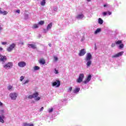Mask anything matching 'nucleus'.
I'll return each mask as SVG.
<instances>
[{"instance_id": "28", "label": "nucleus", "mask_w": 126, "mask_h": 126, "mask_svg": "<svg viewBox=\"0 0 126 126\" xmlns=\"http://www.w3.org/2000/svg\"><path fill=\"white\" fill-rule=\"evenodd\" d=\"M12 88H13V87L12 86H8V87H7V89L8 90H11V89H12Z\"/></svg>"}, {"instance_id": "6", "label": "nucleus", "mask_w": 126, "mask_h": 126, "mask_svg": "<svg viewBox=\"0 0 126 126\" xmlns=\"http://www.w3.org/2000/svg\"><path fill=\"white\" fill-rule=\"evenodd\" d=\"M15 47V44H12L7 48V50L8 52H11L13 49Z\"/></svg>"}, {"instance_id": "8", "label": "nucleus", "mask_w": 126, "mask_h": 126, "mask_svg": "<svg viewBox=\"0 0 126 126\" xmlns=\"http://www.w3.org/2000/svg\"><path fill=\"white\" fill-rule=\"evenodd\" d=\"M92 59V55H91V53H87V56L86 57V61H91Z\"/></svg>"}, {"instance_id": "26", "label": "nucleus", "mask_w": 126, "mask_h": 126, "mask_svg": "<svg viewBox=\"0 0 126 126\" xmlns=\"http://www.w3.org/2000/svg\"><path fill=\"white\" fill-rule=\"evenodd\" d=\"M34 70H39V69H40V67L38 66H35L33 67Z\"/></svg>"}, {"instance_id": "56", "label": "nucleus", "mask_w": 126, "mask_h": 126, "mask_svg": "<svg viewBox=\"0 0 126 126\" xmlns=\"http://www.w3.org/2000/svg\"><path fill=\"white\" fill-rule=\"evenodd\" d=\"M44 31H46V30H44Z\"/></svg>"}, {"instance_id": "16", "label": "nucleus", "mask_w": 126, "mask_h": 126, "mask_svg": "<svg viewBox=\"0 0 126 126\" xmlns=\"http://www.w3.org/2000/svg\"><path fill=\"white\" fill-rule=\"evenodd\" d=\"M3 119H4V115H2L1 116H0V123H2V124L4 123V120H3Z\"/></svg>"}, {"instance_id": "37", "label": "nucleus", "mask_w": 126, "mask_h": 126, "mask_svg": "<svg viewBox=\"0 0 126 126\" xmlns=\"http://www.w3.org/2000/svg\"><path fill=\"white\" fill-rule=\"evenodd\" d=\"M41 98L40 97H37L36 98H35L36 101H39Z\"/></svg>"}, {"instance_id": "25", "label": "nucleus", "mask_w": 126, "mask_h": 126, "mask_svg": "<svg viewBox=\"0 0 126 126\" xmlns=\"http://www.w3.org/2000/svg\"><path fill=\"white\" fill-rule=\"evenodd\" d=\"M39 26L37 24H34L32 26V29H36L37 28H38Z\"/></svg>"}, {"instance_id": "19", "label": "nucleus", "mask_w": 126, "mask_h": 126, "mask_svg": "<svg viewBox=\"0 0 126 126\" xmlns=\"http://www.w3.org/2000/svg\"><path fill=\"white\" fill-rule=\"evenodd\" d=\"M32 96L34 98H37V97H38V96H39V93H38V92H35V93H34L32 94Z\"/></svg>"}, {"instance_id": "7", "label": "nucleus", "mask_w": 126, "mask_h": 126, "mask_svg": "<svg viewBox=\"0 0 126 126\" xmlns=\"http://www.w3.org/2000/svg\"><path fill=\"white\" fill-rule=\"evenodd\" d=\"M85 54H86V52H85V49H83L80 51V52L79 53V56L80 57H82V56H84V55H85Z\"/></svg>"}, {"instance_id": "5", "label": "nucleus", "mask_w": 126, "mask_h": 126, "mask_svg": "<svg viewBox=\"0 0 126 126\" xmlns=\"http://www.w3.org/2000/svg\"><path fill=\"white\" fill-rule=\"evenodd\" d=\"M18 65L20 67H24V66H26V63L24 62H20L18 63Z\"/></svg>"}, {"instance_id": "48", "label": "nucleus", "mask_w": 126, "mask_h": 126, "mask_svg": "<svg viewBox=\"0 0 126 126\" xmlns=\"http://www.w3.org/2000/svg\"><path fill=\"white\" fill-rule=\"evenodd\" d=\"M94 48L95 50H97V46L96 45V44H95Z\"/></svg>"}, {"instance_id": "24", "label": "nucleus", "mask_w": 126, "mask_h": 126, "mask_svg": "<svg viewBox=\"0 0 126 126\" xmlns=\"http://www.w3.org/2000/svg\"><path fill=\"white\" fill-rule=\"evenodd\" d=\"M122 43V40H118L115 42V44H116V45H121Z\"/></svg>"}, {"instance_id": "45", "label": "nucleus", "mask_w": 126, "mask_h": 126, "mask_svg": "<svg viewBox=\"0 0 126 126\" xmlns=\"http://www.w3.org/2000/svg\"><path fill=\"white\" fill-rule=\"evenodd\" d=\"M2 105H3V104L2 103V102L0 101V106H2Z\"/></svg>"}, {"instance_id": "52", "label": "nucleus", "mask_w": 126, "mask_h": 126, "mask_svg": "<svg viewBox=\"0 0 126 126\" xmlns=\"http://www.w3.org/2000/svg\"><path fill=\"white\" fill-rule=\"evenodd\" d=\"M87 1H88V2H90V1H91V0H87Z\"/></svg>"}, {"instance_id": "1", "label": "nucleus", "mask_w": 126, "mask_h": 126, "mask_svg": "<svg viewBox=\"0 0 126 126\" xmlns=\"http://www.w3.org/2000/svg\"><path fill=\"white\" fill-rule=\"evenodd\" d=\"M83 78H84V74H80L78 78L76 80L77 83H81L83 81Z\"/></svg>"}, {"instance_id": "54", "label": "nucleus", "mask_w": 126, "mask_h": 126, "mask_svg": "<svg viewBox=\"0 0 126 126\" xmlns=\"http://www.w3.org/2000/svg\"><path fill=\"white\" fill-rule=\"evenodd\" d=\"M0 57H1V54H0Z\"/></svg>"}, {"instance_id": "23", "label": "nucleus", "mask_w": 126, "mask_h": 126, "mask_svg": "<svg viewBox=\"0 0 126 126\" xmlns=\"http://www.w3.org/2000/svg\"><path fill=\"white\" fill-rule=\"evenodd\" d=\"M28 46H30L32 49H36V45L34 44H28Z\"/></svg>"}, {"instance_id": "51", "label": "nucleus", "mask_w": 126, "mask_h": 126, "mask_svg": "<svg viewBox=\"0 0 126 126\" xmlns=\"http://www.w3.org/2000/svg\"><path fill=\"white\" fill-rule=\"evenodd\" d=\"M48 45H49V47H52V44H51V43H49Z\"/></svg>"}, {"instance_id": "46", "label": "nucleus", "mask_w": 126, "mask_h": 126, "mask_svg": "<svg viewBox=\"0 0 126 126\" xmlns=\"http://www.w3.org/2000/svg\"><path fill=\"white\" fill-rule=\"evenodd\" d=\"M29 126H34V125L33 124H29Z\"/></svg>"}, {"instance_id": "40", "label": "nucleus", "mask_w": 126, "mask_h": 126, "mask_svg": "<svg viewBox=\"0 0 126 126\" xmlns=\"http://www.w3.org/2000/svg\"><path fill=\"white\" fill-rule=\"evenodd\" d=\"M52 112H53V108H51V109H49V113H52Z\"/></svg>"}, {"instance_id": "3", "label": "nucleus", "mask_w": 126, "mask_h": 126, "mask_svg": "<svg viewBox=\"0 0 126 126\" xmlns=\"http://www.w3.org/2000/svg\"><path fill=\"white\" fill-rule=\"evenodd\" d=\"M52 86H56L57 87H60L61 86V81L59 80H57L56 81L52 83Z\"/></svg>"}, {"instance_id": "33", "label": "nucleus", "mask_w": 126, "mask_h": 126, "mask_svg": "<svg viewBox=\"0 0 126 126\" xmlns=\"http://www.w3.org/2000/svg\"><path fill=\"white\" fill-rule=\"evenodd\" d=\"M54 72L56 73V74H58V73H59V70H57V69H55Z\"/></svg>"}, {"instance_id": "34", "label": "nucleus", "mask_w": 126, "mask_h": 126, "mask_svg": "<svg viewBox=\"0 0 126 126\" xmlns=\"http://www.w3.org/2000/svg\"><path fill=\"white\" fill-rule=\"evenodd\" d=\"M72 91V87H70L69 88L68 92H71Z\"/></svg>"}, {"instance_id": "12", "label": "nucleus", "mask_w": 126, "mask_h": 126, "mask_svg": "<svg viewBox=\"0 0 126 126\" xmlns=\"http://www.w3.org/2000/svg\"><path fill=\"white\" fill-rule=\"evenodd\" d=\"M53 27V23H49L46 28V30L48 31V30L51 29Z\"/></svg>"}, {"instance_id": "30", "label": "nucleus", "mask_w": 126, "mask_h": 126, "mask_svg": "<svg viewBox=\"0 0 126 126\" xmlns=\"http://www.w3.org/2000/svg\"><path fill=\"white\" fill-rule=\"evenodd\" d=\"M24 79V76H21L20 79V81H23Z\"/></svg>"}, {"instance_id": "15", "label": "nucleus", "mask_w": 126, "mask_h": 126, "mask_svg": "<svg viewBox=\"0 0 126 126\" xmlns=\"http://www.w3.org/2000/svg\"><path fill=\"white\" fill-rule=\"evenodd\" d=\"M0 14H2L3 15H6V14H7V11H2L1 8H0Z\"/></svg>"}, {"instance_id": "27", "label": "nucleus", "mask_w": 126, "mask_h": 126, "mask_svg": "<svg viewBox=\"0 0 126 126\" xmlns=\"http://www.w3.org/2000/svg\"><path fill=\"white\" fill-rule=\"evenodd\" d=\"M44 23H45L44 21H40L38 23V24L39 25H43Z\"/></svg>"}, {"instance_id": "18", "label": "nucleus", "mask_w": 126, "mask_h": 126, "mask_svg": "<svg viewBox=\"0 0 126 126\" xmlns=\"http://www.w3.org/2000/svg\"><path fill=\"white\" fill-rule=\"evenodd\" d=\"M84 15L83 14H79L77 16L76 18H77L78 19H82V18H83L84 17Z\"/></svg>"}, {"instance_id": "55", "label": "nucleus", "mask_w": 126, "mask_h": 126, "mask_svg": "<svg viewBox=\"0 0 126 126\" xmlns=\"http://www.w3.org/2000/svg\"><path fill=\"white\" fill-rule=\"evenodd\" d=\"M1 112H3V110H1Z\"/></svg>"}, {"instance_id": "29", "label": "nucleus", "mask_w": 126, "mask_h": 126, "mask_svg": "<svg viewBox=\"0 0 126 126\" xmlns=\"http://www.w3.org/2000/svg\"><path fill=\"white\" fill-rule=\"evenodd\" d=\"M123 48H124V44H121L119 45V49H123Z\"/></svg>"}, {"instance_id": "31", "label": "nucleus", "mask_w": 126, "mask_h": 126, "mask_svg": "<svg viewBox=\"0 0 126 126\" xmlns=\"http://www.w3.org/2000/svg\"><path fill=\"white\" fill-rule=\"evenodd\" d=\"M29 83V80H26L24 83V84H27V83Z\"/></svg>"}, {"instance_id": "22", "label": "nucleus", "mask_w": 126, "mask_h": 126, "mask_svg": "<svg viewBox=\"0 0 126 126\" xmlns=\"http://www.w3.org/2000/svg\"><path fill=\"white\" fill-rule=\"evenodd\" d=\"M40 4L42 6H45V4H46V0H42V1L41 2Z\"/></svg>"}, {"instance_id": "13", "label": "nucleus", "mask_w": 126, "mask_h": 126, "mask_svg": "<svg viewBox=\"0 0 126 126\" xmlns=\"http://www.w3.org/2000/svg\"><path fill=\"white\" fill-rule=\"evenodd\" d=\"M79 91H80V88H76L73 90V92L75 94H76V93H78Z\"/></svg>"}, {"instance_id": "32", "label": "nucleus", "mask_w": 126, "mask_h": 126, "mask_svg": "<svg viewBox=\"0 0 126 126\" xmlns=\"http://www.w3.org/2000/svg\"><path fill=\"white\" fill-rule=\"evenodd\" d=\"M23 126H29V124L25 123L23 124Z\"/></svg>"}, {"instance_id": "21", "label": "nucleus", "mask_w": 126, "mask_h": 126, "mask_svg": "<svg viewBox=\"0 0 126 126\" xmlns=\"http://www.w3.org/2000/svg\"><path fill=\"white\" fill-rule=\"evenodd\" d=\"M101 32V29L98 28L94 32V34H98V33Z\"/></svg>"}, {"instance_id": "9", "label": "nucleus", "mask_w": 126, "mask_h": 126, "mask_svg": "<svg viewBox=\"0 0 126 126\" xmlns=\"http://www.w3.org/2000/svg\"><path fill=\"white\" fill-rule=\"evenodd\" d=\"M7 59L6 58V56H1L0 58V62H2V63H4L5 61H6Z\"/></svg>"}, {"instance_id": "41", "label": "nucleus", "mask_w": 126, "mask_h": 126, "mask_svg": "<svg viewBox=\"0 0 126 126\" xmlns=\"http://www.w3.org/2000/svg\"><path fill=\"white\" fill-rule=\"evenodd\" d=\"M2 45H6L7 44V42H3L1 43Z\"/></svg>"}, {"instance_id": "50", "label": "nucleus", "mask_w": 126, "mask_h": 126, "mask_svg": "<svg viewBox=\"0 0 126 126\" xmlns=\"http://www.w3.org/2000/svg\"><path fill=\"white\" fill-rule=\"evenodd\" d=\"M1 30H2V27H0V31H1Z\"/></svg>"}, {"instance_id": "38", "label": "nucleus", "mask_w": 126, "mask_h": 126, "mask_svg": "<svg viewBox=\"0 0 126 126\" xmlns=\"http://www.w3.org/2000/svg\"><path fill=\"white\" fill-rule=\"evenodd\" d=\"M107 12V14H108L109 15H111V14H112L111 12L108 11Z\"/></svg>"}, {"instance_id": "11", "label": "nucleus", "mask_w": 126, "mask_h": 126, "mask_svg": "<svg viewBox=\"0 0 126 126\" xmlns=\"http://www.w3.org/2000/svg\"><path fill=\"white\" fill-rule=\"evenodd\" d=\"M123 54H124V52H120L115 55L113 56L112 58H118L119 57H121V56H122Z\"/></svg>"}, {"instance_id": "42", "label": "nucleus", "mask_w": 126, "mask_h": 126, "mask_svg": "<svg viewBox=\"0 0 126 126\" xmlns=\"http://www.w3.org/2000/svg\"><path fill=\"white\" fill-rule=\"evenodd\" d=\"M115 46H116V44H115V43H112L111 45V47L112 48H114V47H115Z\"/></svg>"}, {"instance_id": "14", "label": "nucleus", "mask_w": 126, "mask_h": 126, "mask_svg": "<svg viewBox=\"0 0 126 126\" xmlns=\"http://www.w3.org/2000/svg\"><path fill=\"white\" fill-rule=\"evenodd\" d=\"M86 62H87L86 63L87 66L88 67H90V65H91V64H92V61H91V60H88V61H86Z\"/></svg>"}, {"instance_id": "53", "label": "nucleus", "mask_w": 126, "mask_h": 126, "mask_svg": "<svg viewBox=\"0 0 126 126\" xmlns=\"http://www.w3.org/2000/svg\"><path fill=\"white\" fill-rule=\"evenodd\" d=\"M103 6H104V7H106V6H107V5L104 4V5H103Z\"/></svg>"}, {"instance_id": "35", "label": "nucleus", "mask_w": 126, "mask_h": 126, "mask_svg": "<svg viewBox=\"0 0 126 126\" xmlns=\"http://www.w3.org/2000/svg\"><path fill=\"white\" fill-rule=\"evenodd\" d=\"M28 98H29V99H33V98H34V97H33V95H29V97H28Z\"/></svg>"}, {"instance_id": "17", "label": "nucleus", "mask_w": 126, "mask_h": 126, "mask_svg": "<svg viewBox=\"0 0 126 126\" xmlns=\"http://www.w3.org/2000/svg\"><path fill=\"white\" fill-rule=\"evenodd\" d=\"M39 63H41V64H45V63H46V61H45V60L43 58L40 59L39 60Z\"/></svg>"}, {"instance_id": "43", "label": "nucleus", "mask_w": 126, "mask_h": 126, "mask_svg": "<svg viewBox=\"0 0 126 126\" xmlns=\"http://www.w3.org/2000/svg\"><path fill=\"white\" fill-rule=\"evenodd\" d=\"M16 12H17V13H20V10L18 9V10H17Z\"/></svg>"}, {"instance_id": "39", "label": "nucleus", "mask_w": 126, "mask_h": 126, "mask_svg": "<svg viewBox=\"0 0 126 126\" xmlns=\"http://www.w3.org/2000/svg\"><path fill=\"white\" fill-rule=\"evenodd\" d=\"M44 110V107H42L39 110V112H42Z\"/></svg>"}, {"instance_id": "10", "label": "nucleus", "mask_w": 126, "mask_h": 126, "mask_svg": "<svg viewBox=\"0 0 126 126\" xmlns=\"http://www.w3.org/2000/svg\"><path fill=\"white\" fill-rule=\"evenodd\" d=\"M90 80H91V75H89L88 76L87 79L84 81V83H85V84H86L88 83V82H89Z\"/></svg>"}, {"instance_id": "4", "label": "nucleus", "mask_w": 126, "mask_h": 126, "mask_svg": "<svg viewBox=\"0 0 126 126\" xmlns=\"http://www.w3.org/2000/svg\"><path fill=\"white\" fill-rule=\"evenodd\" d=\"M4 68H11L12 67V63L9 62L3 65Z\"/></svg>"}, {"instance_id": "49", "label": "nucleus", "mask_w": 126, "mask_h": 126, "mask_svg": "<svg viewBox=\"0 0 126 126\" xmlns=\"http://www.w3.org/2000/svg\"><path fill=\"white\" fill-rule=\"evenodd\" d=\"M2 50H3V49L1 47H0V51H2Z\"/></svg>"}, {"instance_id": "47", "label": "nucleus", "mask_w": 126, "mask_h": 126, "mask_svg": "<svg viewBox=\"0 0 126 126\" xmlns=\"http://www.w3.org/2000/svg\"><path fill=\"white\" fill-rule=\"evenodd\" d=\"M57 9H58V8H55L54 9V11H57Z\"/></svg>"}, {"instance_id": "2", "label": "nucleus", "mask_w": 126, "mask_h": 126, "mask_svg": "<svg viewBox=\"0 0 126 126\" xmlns=\"http://www.w3.org/2000/svg\"><path fill=\"white\" fill-rule=\"evenodd\" d=\"M9 96L12 100H16L17 98V94L16 93H13L9 94Z\"/></svg>"}, {"instance_id": "44", "label": "nucleus", "mask_w": 126, "mask_h": 126, "mask_svg": "<svg viewBox=\"0 0 126 126\" xmlns=\"http://www.w3.org/2000/svg\"><path fill=\"white\" fill-rule=\"evenodd\" d=\"M54 60H55V61H58V57H54Z\"/></svg>"}, {"instance_id": "36", "label": "nucleus", "mask_w": 126, "mask_h": 126, "mask_svg": "<svg viewBox=\"0 0 126 126\" xmlns=\"http://www.w3.org/2000/svg\"><path fill=\"white\" fill-rule=\"evenodd\" d=\"M103 15H104V16H106V15H107V12H104L102 13Z\"/></svg>"}, {"instance_id": "20", "label": "nucleus", "mask_w": 126, "mask_h": 126, "mask_svg": "<svg viewBox=\"0 0 126 126\" xmlns=\"http://www.w3.org/2000/svg\"><path fill=\"white\" fill-rule=\"evenodd\" d=\"M98 24H100V25H102V24H103V20H102V19H101V18H98Z\"/></svg>"}]
</instances>
